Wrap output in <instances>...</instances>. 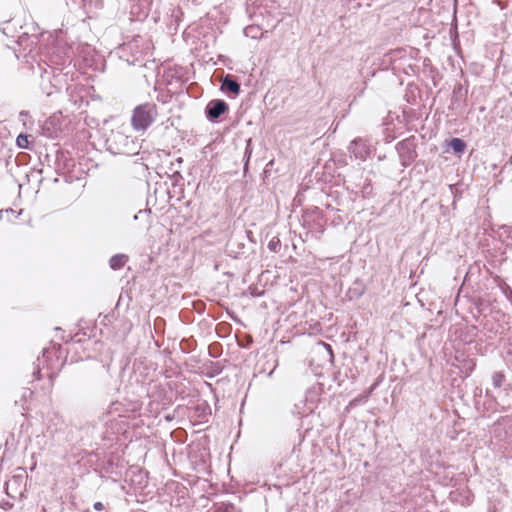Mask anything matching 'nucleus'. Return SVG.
Wrapping results in <instances>:
<instances>
[{"label":"nucleus","instance_id":"obj_1","mask_svg":"<svg viewBox=\"0 0 512 512\" xmlns=\"http://www.w3.org/2000/svg\"><path fill=\"white\" fill-rule=\"evenodd\" d=\"M105 134L106 145L108 150L113 154L135 155L141 148L139 138L130 133L127 134L123 130H108Z\"/></svg>","mask_w":512,"mask_h":512},{"label":"nucleus","instance_id":"obj_2","mask_svg":"<svg viewBox=\"0 0 512 512\" xmlns=\"http://www.w3.org/2000/svg\"><path fill=\"white\" fill-rule=\"evenodd\" d=\"M157 107L152 103H145L134 109L132 116L133 128H148L157 117Z\"/></svg>","mask_w":512,"mask_h":512},{"label":"nucleus","instance_id":"obj_3","mask_svg":"<svg viewBox=\"0 0 512 512\" xmlns=\"http://www.w3.org/2000/svg\"><path fill=\"white\" fill-rule=\"evenodd\" d=\"M349 151L360 160H365L372 151V145L362 138L353 140L349 145Z\"/></svg>","mask_w":512,"mask_h":512},{"label":"nucleus","instance_id":"obj_4","mask_svg":"<svg viewBox=\"0 0 512 512\" xmlns=\"http://www.w3.org/2000/svg\"><path fill=\"white\" fill-rule=\"evenodd\" d=\"M227 110V103L224 100L216 99L207 104L205 112L210 120H214L224 114Z\"/></svg>","mask_w":512,"mask_h":512},{"label":"nucleus","instance_id":"obj_5","mask_svg":"<svg viewBox=\"0 0 512 512\" xmlns=\"http://www.w3.org/2000/svg\"><path fill=\"white\" fill-rule=\"evenodd\" d=\"M221 89L234 95H238L240 93V84L233 78V76L226 75L222 79Z\"/></svg>","mask_w":512,"mask_h":512},{"label":"nucleus","instance_id":"obj_6","mask_svg":"<svg viewBox=\"0 0 512 512\" xmlns=\"http://www.w3.org/2000/svg\"><path fill=\"white\" fill-rule=\"evenodd\" d=\"M30 138H32L31 135L20 133L16 137V145H17V147L20 148V149L32 150L33 140H30Z\"/></svg>","mask_w":512,"mask_h":512},{"label":"nucleus","instance_id":"obj_7","mask_svg":"<svg viewBox=\"0 0 512 512\" xmlns=\"http://www.w3.org/2000/svg\"><path fill=\"white\" fill-rule=\"evenodd\" d=\"M128 257L124 254H117L110 258L109 265L113 270L121 269L127 262Z\"/></svg>","mask_w":512,"mask_h":512},{"label":"nucleus","instance_id":"obj_8","mask_svg":"<svg viewBox=\"0 0 512 512\" xmlns=\"http://www.w3.org/2000/svg\"><path fill=\"white\" fill-rule=\"evenodd\" d=\"M449 146L455 153H463L466 148V143L460 138H453Z\"/></svg>","mask_w":512,"mask_h":512},{"label":"nucleus","instance_id":"obj_9","mask_svg":"<svg viewBox=\"0 0 512 512\" xmlns=\"http://www.w3.org/2000/svg\"><path fill=\"white\" fill-rule=\"evenodd\" d=\"M505 380V375L502 372H495L492 376V382L495 388H500Z\"/></svg>","mask_w":512,"mask_h":512},{"label":"nucleus","instance_id":"obj_10","mask_svg":"<svg viewBox=\"0 0 512 512\" xmlns=\"http://www.w3.org/2000/svg\"><path fill=\"white\" fill-rule=\"evenodd\" d=\"M246 143H247V145H246V150H245V154H244V157L246 158V162H245V164H244V169H246V168H247V166H248V161H249V158H250L251 153H252V148H251V138H248V139L246 140Z\"/></svg>","mask_w":512,"mask_h":512},{"label":"nucleus","instance_id":"obj_11","mask_svg":"<svg viewBox=\"0 0 512 512\" xmlns=\"http://www.w3.org/2000/svg\"><path fill=\"white\" fill-rule=\"evenodd\" d=\"M280 240L279 239H272L269 243H268V248L270 251L272 252H278V250L280 249Z\"/></svg>","mask_w":512,"mask_h":512},{"label":"nucleus","instance_id":"obj_12","mask_svg":"<svg viewBox=\"0 0 512 512\" xmlns=\"http://www.w3.org/2000/svg\"><path fill=\"white\" fill-rule=\"evenodd\" d=\"M19 117H20L21 121L23 122V126L32 124L31 121H29V122L27 121L30 118L27 112H24V111L20 112Z\"/></svg>","mask_w":512,"mask_h":512},{"label":"nucleus","instance_id":"obj_13","mask_svg":"<svg viewBox=\"0 0 512 512\" xmlns=\"http://www.w3.org/2000/svg\"><path fill=\"white\" fill-rule=\"evenodd\" d=\"M93 508L97 511H101L104 509V505L102 502H95Z\"/></svg>","mask_w":512,"mask_h":512}]
</instances>
